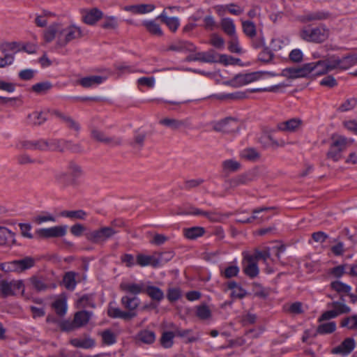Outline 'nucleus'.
Instances as JSON below:
<instances>
[{"mask_svg":"<svg viewBox=\"0 0 357 357\" xmlns=\"http://www.w3.org/2000/svg\"><path fill=\"white\" fill-rule=\"evenodd\" d=\"M84 36L81 27L70 24L64 26L61 23L50 24L43 33V38L46 43L55 42L57 48L66 47L69 43L79 40Z\"/></svg>","mask_w":357,"mask_h":357,"instance_id":"1","label":"nucleus"},{"mask_svg":"<svg viewBox=\"0 0 357 357\" xmlns=\"http://www.w3.org/2000/svg\"><path fill=\"white\" fill-rule=\"evenodd\" d=\"M67 171L59 170L55 172L54 175L55 183L63 189L74 184L75 181L84 174L82 167L73 161L68 164Z\"/></svg>","mask_w":357,"mask_h":357,"instance_id":"2","label":"nucleus"},{"mask_svg":"<svg viewBox=\"0 0 357 357\" xmlns=\"http://www.w3.org/2000/svg\"><path fill=\"white\" fill-rule=\"evenodd\" d=\"M301 38L311 43H321L326 40L330 36V30L322 24L313 28H305L300 33Z\"/></svg>","mask_w":357,"mask_h":357,"instance_id":"3","label":"nucleus"},{"mask_svg":"<svg viewBox=\"0 0 357 357\" xmlns=\"http://www.w3.org/2000/svg\"><path fill=\"white\" fill-rule=\"evenodd\" d=\"M118 231L112 226L101 227L86 234V238L93 243H102L112 238Z\"/></svg>","mask_w":357,"mask_h":357,"instance_id":"4","label":"nucleus"},{"mask_svg":"<svg viewBox=\"0 0 357 357\" xmlns=\"http://www.w3.org/2000/svg\"><path fill=\"white\" fill-rule=\"evenodd\" d=\"M35 264L33 258L27 257L20 260H14L8 263L1 265V270L9 272H23L25 270L29 269Z\"/></svg>","mask_w":357,"mask_h":357,"instance_id":"5","label":"nucleus"},{"mask_svg":"<svg viewBox=\"0 0 357 357\" xmlns=\"http://www.w3.org/2000/svg\"><path fill=\"white\" fill-rule=\"evenodd\" d=\"M0 289L4 296H13L20 293L25 296L24 284L22 280H1Z\"/></svg>","mask_w":357,"mask_h":357,"instance_id":"6","label":"nucleus"},{"mask_svg":"<svg viewBox=\"0 0 357 357\" xmlns=\"http://www.w3.org/2000/svg\"><path fill=\"white\" fill-rule=\"evenodd\" d=\"M66 225H57L48 228H40L36 230V236L38 239L62 237L66 234Z\"/></svg>","mask_w":357,"mask_h":357,"instance_id":"7","label":"nucleus"},{"mask_svg":"<svg viewBox=\"0 0 357 357\" xmlns=\"http://www.w3.org/2000/svg\"><path fill=\"white\" fill-rule=\"evenodd\" d=\"M303 126V121L300 118H292L277 124V129L287 133H295L300 131Z\"/></svg>","mask_w":357,"mask_h":357,"instance_id":"8","label":"nucleus"},{"mask_svg":"<svg viewBox=\"0 0 357 357\" xmlns=\"http://www.w3.org/2000/svg\"><path fill=\"white\" fill-rule=\"evenodd\" d=\"M213 128L218 132L229 133L238 129V121L232 118H226L213 123Z\"/></svg>","mask_w":357,"mask_h":357,"instance_id":"9","label":"nucleus"},{"mask_svg":"<svg viewBox=\"0 0 357 357\" xmlns=\"http://www.w3.org/2000/svg\"><path fill=\"white\" fill-rule=\"evenodd\" d=\"M48 142L49 150L60 152H63L66 150H71L73 151H77L79 150V146L78 144H73L71 142L64 139H53Z\"/></svg>","mask_w":357,"mask_h":357,"instance_id":"10","label":"nucleus"},{"mask_svg":"<svg viewBox=\"0 0 357 357\" xmlns=\"http://www.w3.org/2000/svg\"><path fill=\"white\" fill-rule=\"evenodd\" d=\"M121 303L123 307L126 310L125 312L127 314H132L130 319L137 316L136 310L140 303L139 299L137 297H131L128 295L123 296L121 298Z\"/></svg>","mask_w":357,"mask_h":357,"instance_id":"11","label":"nucleus"},{"mask_svg":"<svg viewBox=\"0 0 357 357\" xmlns=\"http://www.w3.org/2000/svg\"><path fill=\"white\" fill-rule=\"evenodd\" d=\"M310 66L304 64L298 68H287L282 71V75L288 79L304 77L309 75Z\"/></svg>","mask_w":357,"mask_h":357,"instance_id":"12","label":"nucleus"},{"mask_svg":"<svg viewBox=\"0 0 357 357\" xmlns=\"http://www.w3.org/2000/svg\"><path fill=\"white\" fill-rule=\"evenodd\" d=\"M17 147L28 150L48 151L49 142L44 139L23 140L19 142Z\"/></svg>","mask_w":357,"mask_h":357,"instance_id":"13","label":"nucleus"},{"mask_svg":"<svg viewBox=\"0 0 357 357\" xmlns=\"http://www.w3.org/2000/svg\"><path fill=\"white\" fill-rule=\"evenodd\" d=\"M81 14L84 23L93 25L103 16L102 12L97 8L82 9Z\"/></svg>","mask_w":357,"mask_h":357,"instance_id":"14","label":"nucleus"},{"mask_svg":"<svg viewBox=\"0 0 357 357\" xmlns=\"http://www.w3.org/2000/svg\"><path fill=\"white\" fill-rule=\"evenodd\" d=\"M120 289L132 295H137L145 292V284L143 282L135 283L130 281H123L120 284Z\"/></svg>","mask_w":357,"mask_h":357,"instance_id":"15","label":"nucleus"},{"mask_svg":"<svg viewBox=\"0 0 357 357\" xmlns=\"http://www.w3.org/2000/svg\"><path fill=\"white\" fill-rule=\"evenodd\" d=\"M356 342L354 338H346L340 345L332 349L334 354L347 356L355 348Z\"/></svg>","mask_w":357,"mask_h":357,"instance_id":"16","label":"nucleus"},{"mask_svg":"<svg viewBox=\"0 0 357 357\" xmlns=\"http://www.w3.org/2000/svg\"><path fill=\"white\" fill-rule=\"evenodd\" d=\"M188 61H199L205 63H213L217 61L215 52L209 50L207 52H199L188 57Z\"/></svg>","mask_w":357,"mask_h":357,"instance_id":"17","label":"nucleus"},{"mask_svg":"<svg viewBox=\"0 0 357 357\" xmlns=\"http://www.w3.org/2000/svg\"><path fill=\"white\" fill-rule=\"evenodd\" d=\"M335 60L339 70H344L357 64V55L347 54L342 57L335 55Z\"/></svg>","mask_w":357,"mask_h":357,"instance_id":"18","label":"nucleus"},{"mask_svg":"<svg viewBox=\"0 0 357 357\" xmlns=\"http://www.w3.org/2000/svg\"><path fill=\"white\" fill-rule=\"evenodd\" d=\"M155 9V6L151 3H141L126 6L124 10L130 12L134 15H144L152 12Z\"/></svg>","mask_w":357,"mask_h":357,"instance_id":"19","label":"nucleus"},{"mask_svg":"<svg viewBox=\"0 0 357 357\" xmlns=\"http://www.w3.org/2000/svg\"><path fill=\"white\" fill-rule=\"evenodd\" d=\"M268 73L265 72H253L237 75L236 79L241 84H247L262 79Z\"/></svg>","mask_w":357,"mask_h":357,"instance_id":"20","label":"nucleus"},{"mask_svg":"<svg viewBox=\"0 0 357 357\" xmlns=\"http://www.w3.org/2000/svg\"><path fill=\"white\" fill-rule=\"evenodd\" d=\"M252 256H248L245 258L244 263V272L250 278H255L259 273V268Z\"/></svg>","mask_w":357,"mask_h":357,"instance_id":"21","label":"nucleus"},{"mask_svg":"<svg viewBox=\"0 0 357 357\" xmlns=\"http://www.w3.org/2000/svg\"><path fill=\"white\" fill-rule=\"evenodd\" d=\"M136 264L142 267L146 266L158 267L160 266V261L153 256L139 254L136 257Z\"/></svg>","mask_w":357,"mask_h":357,"instance_id":"22","label":"nucleus"},{"mask_svg":"<svg viewBox=\"0 0 357 357\" xmlns=\"http://www.w3.org/2000/svg\"><path fill=\"white\" fill-rule=\"evenodd\" d=\"M353 142L352 139H347L342 135H335L332 138L331 146L341 152L345 150Z\"/></svg>","mask_w":357,"mask_h":357,"instance_id":"23","label":"nucleus"},{"mask_svg":"<svg viewBox=\"0 0 357 357\" xmlns=\"http://www.w3.org/2000/svg\"><path fill=\"white\" fill-rule=\"evenodd\" d=\"M105 79V77L102 76L91 75L80 79L78 82L84 88H90L100 84Z\"/></svg>","mask_w":357,"mask_h":357,"instance_id":"24","label":"nucleus"},{"mask_svg":"<svg viewBox=\"0 0 357 357\" xmlns=\"http://www.w3.org/2000/svg\"><path fill=\"white\" fill-rule=\"evenodd\" d=\"M15 242V234L4 227H0V245L10 246Z\"/></svg>","mask_w":357,"mask_h":357,"instance_id":"25","label":"nucleus"},{"mask_svg":"<svg viewBox=\"0 0 357 357\" xmlns=\"http://www.w3.org/2000/svg\"><path fill=\"white\" fill-rule=\"evenodd\" d=\"M158 18L165 23L170 31L175 32L179 25V19L176 17H169L165 11H163L159 16Z\"/></svg>","mask_w":357,"mask_h":357,"instance_id":"26","label":"nucleus"},{"mask_svg":"<svg viewBox=\"0 0 357 357\" xmlns=\"http://www.w3.org/2000/svg\"><path fill=\"white\" fill-rule=\"evenodd\" d=\"M273 209V208H268V207H260L258 208H256L253 210L252 213L253 215L248 218H238L236 220L237 222H241V223H250L255 220L260 219L261 221L269 219L270 217H264V215L259 216L258 214L266 212L268 211H270Z\"/></svg>","mask_w":357,"mask_h":357,"instance_id":"27","label":"nucleus"},{"mask_svg":"<svg viewBox=\"0 0 357 357\" xmlns=\"http://www.w3.org/2000/svg\"><path fill=\"white\" fill-rule=\"evenodd\" d=\"M220 26L222 30L228 36L236 35V25L232 19L229 17H223L220 20Z\"/></svg>","mask_w":357,"mask_h":357,"instance_id":"28","label":"nucleus"},{"mask_svg":"<svg viewBox=\"0 0 357 357\" xmlns=\"http://www.w3.org/2000/svg\"><path fill=\"white\" fill-rule=\"evenodd\" d=\"M196 50V47L192 44L187 41H178L171 44L167 50L182 52L188 51L194 52Z\"/></svg>","mask_w":357,"mask_h":357,"instance_id":"29","label":"nucleus"},{"mask_svg":"<svg viewBox=\"0 0 357 357\" xmlns=\"http://www.w3.org/2000/svg\"><path fill=\"white\" fill-rule=\"evenodd\" d=\"M254 178L252 174L246 173L244 174H241L237 176L235 178L231 179L229 183L230 187L232 188H236L241 185H245L252 181Z\"/></svg>","mask_w":357,"mask_h":357,"instance_id":"30","label":"nucleus"},{"mask_svg":"<svg viewBox=\"0 0 357 357\" xmlns=\"http://www.w3.org/2000/svg\"><path fill=\"white\" fill-rule=\"evenodd\" d=\"M183 235L190 240H195L202 236L205 234V229L202 227H192L185 228L183 230Z\"/></svg>","mask_w":357,"mask_h":357,"instance_id":"31","label":"nucleus"},{"mask_svg":"<svg viewBox=\"0 0 357 357\" xmlns=\"http://www.w3.org/2000/svg\"><path fill=\"white\" fill-rule=\"evenodd\" d=\"M306 65L310 66L309 74L313 73L315 75H321L328 73V70L326 69V64L324 60L308 63Z\"/></svg>","mask_w":357,"mask_h":357,"instance_id":"32","label":"nucleus"},{"mask_svg":"<svg viewBox=\"0 0 357 357\" xmlns=\"http://www.w3.org/2000/svg\"><path fill=\"white\" fill-rule=\"evenodd\" d=\"M159 123L173 130H176L185 126V123L182 120L165 117L159 121Z\"/></svg>","mask_w":357,"mask_h":357,"instance_id":"33","label":"nucleus"},{"mask_svg":"<svg viewBox=\"0 0 357 357\" xmlns=\"http://www.w3.org/2000/svg\"><path fill=\"white\" fill-rule=\"evenodd\" d=\"M70 343L75 347L83 349H90L95 345V341L89 337L73 338L70 340Z\"/></svg>","mask_w":357,"mask_h":357,"instance_id":"34","label":"nucleus"},{"mask_svg":"<svg viewBox=\"0 0 357 357\" xmlns=\"http://www.w3.org/2000/svg\"><path fill=\"white\" fill-rule=\"evenodd\" d=\"M27 122L32 125H41L47 120L46 115L43 111H35L27 116Z\"/></svg>","mask_w":357,"mask_h":357,"instance_id":"35","label":"nucleus"},{"mask_svg":"<svg viewBox=\"0 0 357 357\" xmlns=\"http://www.w3.org/2000/svg\"><path fill=\"white\" fill-rule=\"evenodd\" d=\"M142 25L152 35L162 36L163 34L160 25L153 20H144L142 22Z\"/></svg>","mask_w":357,"mask_h":357,"instance_id":"36","label":"nucleus"},{"mask_svg":"<svg viewBox=\"0 0 357 357\" xmlns=\"http://www.w3.org/2000/svg\"><path fill=\"white\" fill-rule=\"evenodd\" d=\"M52 307L57 314L64 315L67 311L66 298L64 296H59L53 303Z\"/></svg>","mask_w":357,"mask_h":357,"instance_id":"37","label":"nucleus"},{"mask_svg":"<svg viewBox=\"0 0 357 357\" xmlns=\"http://www.w3.org/2000/svg\"><path fill=\"white\" fill-rule=\"evenodd\" d=\"M91 316V314L86 311H79L77 312L75 314L73 319L74 325L77 328H80L86 325L89 322Z\"/></svg>","mask_w":357,"mask_h":357,"instance_id":"38","label":"nucleus"},{"mask_svg":"<svg viewBox=\"0 0 357 357\" xmlns=\"http://www.w3.org/2000/svg\"><path fill=\"white\" fill-rule=\"evenodd\" d=\"M137 339L144 344H151L155 340V334L151 331L143 330L137 334Z\"/></svg>","mask_w":357,"mask_h":357,"instance_id":"39","label":"nucleus"},{"mask_svg":"<svg viewBox=\"0 0 357 357\" xmlns=\"http://www.w3.org/2000/svg\"><path fill=\"white\" fill-rule=\"evenodd\" d=\"M240 156L241 158L244 160L255 162L259 159L260 154L255 149L248 148L243 149L241 152Z\"/></svg>","mask_w":357,"mask_h":357,"instance_id":"40","label":"nucleus"},{"mask_svg":"<svg viewBox=\"0 0 357 357\" xmlns=\"http://www.w3.org/2000/svg\"><path fill=\"white\" fill-rule=\"evenodd\" d=\"M3 54H15L20 51V45L17 42L4 43L0 45Z\"/></svg>","mask_w":357,"mask_h":357,"instance_id":"41","label":"nucleus"},{"mask_svg":"<svg viewBox=\"0 0 357 357\" xmlns=\"http://www.w3.org/2000/svg\"><path fill=\"white\" fill-rule=\"evenodd\" d=\"M107 314L110 317L120 318L125 320L130 319V316H132V314H127L125 311L111 305L108 308Z\"/></svg>","mask_w":357,"mask_h":357,"instance_id":"42","label":"nucleus"},{"mask_svg":"<svg viewBox=\"0 0 357 357\" xmlns=\"http://www.w3.org/2000/svg\"><path fill=\"white\" fill-rule=\"evenodd\" d=\"M145 292L153 300L161 301L164 297V294L158 287L146 285Z\"/></svg>","mask_w":357,"mask_h":357,"instance_id":"43","label":"nucleus"},{"mask_svg":"<svg viewBox=\"0 0 357 357\" xmlns=\"http://www.w3.org/2000/svg\"><path fill=\"white\" fill-rule=\"evenodd\" d=\"M56 217L48 212H42L33 218V222L37 225H42L45 222H55Z\"/></svg>","mask_w":357,"mask_h":357,"instance_id":"44","label":"nucleus"},{"mask_svg":"<svg viewBox=\"0 0 357 357\" xmlns=\"http://www.w3.org/2000/svg\"><path fill=\"white\" fill-rule=\"evenodd\" d=\"M356 105L357 99L355 98H349L338 106L337 111L339 112H347L354 109Z\"/></svg>","mask_w":357,"mask_h":357,"instance_id":"45","label":"nucleus"},{"mask_svg":"<svg viewBox=\"0 0 357 357\" xmlns=\"http://www.w3.org/2000/svg\"><path fill=\"white\" fill-rule=\"evenodd\" d=\"M32 288L36 291H43L48 289V285L46 284L41 278L36 276H32L28 280Z\"/></svg>","mask_w":357,"mask_h":357,"instance_id":"46","label":"nucleus"},{"mask_svg":"<svg viewBox=\"0 0 357 357\" xmlns=\"http://www.w3.org/2000/svg\"><path fill=\"white\" fill-rule=\"evenodd\" d=\"M242 29L243 33L249 38H252L257 35L256 26L251 21H242Z\"/></svg>","mask_w":357,"mask_h":357,"instance_id":"47","label":"nucleus"},{"mask_svg":"<svg viewBox=\"0 0 357 357\" xmlns=\"http://www.w3.org/2000/svg\"><path fill=\"white\" fill-rule=\"evenodd\" d=\"M61 215L74 220H84L86 218V213L83 210L77 211H64Z\"/></svg>","mask_w":357,"mask_h":357,"instance_id":"48","label":"nucleus"},{"mask_svg":"<svg viewBox=\"0 0 357 357\" xmlns=\"http://www.w3.org/2000/svg\"><path fill=\"white\" fill-rule=\"evenodd\" d=\"M229 289L231 290V296L236 298H241L245 296L246 291L235 282L229 284Z\"/></svg>","mask_w":357,"mask_h":357,"instance_id":"49","label":"nucleus"},{"mask_svg":"<svg viewBox=\"0 0 357 357\" xmlns=\"http://www.w3.org/2000/svg\"><path fill=\"white\" fill-rule=\"evenodd\" d=\"M328 307H332L333 310L337 313V316L349 313L351 311V309L349 307H348L347 305L344 304L343 303L340 302H332L331 303H328Z\"/></svg>","mask_w":357,"mask_h":357,"instance_id":"50","label":"nucleus"},{"mask_svg":"<svg viewBox=\"0 0 357 357\" xmlns=\"http://www.w3.org/2000/svg\"><path fill=\"white\" fill-rule=\"evenodd\" d=\"M331 288L341 294H349L351 290L350 286L342 283L340 281H335L331 284Z\"/></svg>","mask_w":357,"mask_h":357,"instance_id":"51","label":"nucleus"},{"mask_svg":"<svg viewBox=\"0 0 357 357\" xmlns=\"http://www.w3.org/2000/svg\"><path fill=\"white\" fill-rule=\"evenodd\" d=\"M52 88V84L49 82H40L31 86L32 91L37 94H44Z\"/></svg>","mask_w":357,"mask_h":357,"instance_id":"52","label":"nucleus"},{"mask_svg":"<svg viewBox=\"0 0 357 357\" xmlns=\"http://www.w3.org/2000/svg\"><path fill=\"white\" fill-rule=\"evenodd\" d=\"M222 167L225 172H235L240 169L241 164L237 160L229 159L222 162Z\"/></svg>","mask_w":357,"mask_h":357,"instance_id":"53","label":"nucleus"},{"mask_svg":"<svg viewBox=\"0 0 357 357\" xmlns=\"http://www.w3.org/2000/svg\"><path fill=\"white\" fill-rule=\"evenodd\" d=\"M335 329V323L334 321H331L320 324L317 328V332L320 334H327L333 333Z\"/></svg>","mask_w":357,"mask_h":357,"instance_id":"54","label":"nucleus"},{"mask_svg":"<svg viewBox=\"0 0 357 357\" xmlns=\"http://www.w3.org/2000/svg\"><path fill=\"white\" fill-rule=\"evenodd\" d=\"M101 337L102 342L107 345H111L116 342V335L110 330H105L102 332Z\"/></svg>","mask_w":357,"mask_h":357,"instance_id":"55","label":"nucleus"},{"mask_svg":"<svg viewBox=\"0 0 357 357\" xmlns=\"http://www.w3.org/2000/svg\"><path fill=\"white\" fill-rule=\"evenodd\" d=\"M63 284L68 289H74L76 285L75 274L73 272L67 273L63 278Z\"/></svg>","mask_w":357,"mask_h":357,"instance_id":"56","label":"nucleus"},{"mask_svg":"<svg viewBox=\"0 0 357 357\" xmlns=\"http://www.w3.org/2000/svg\"><path fill=\"white\" fill-rule=\"evenodd\" d=\"M174 334L172 332H165L163 333L160 342L163 347L170 348L173 345V339Z\"/></svg>","mask_w":357,"mask_h":357,"instance_id":"57","label":"nucleus"},{"mask_svg":"<svg viewBox=\"0 0 357 357\" xmlns=\"http://www.w3.org/2000/svg\"><path fill=\"white\" fill-rule=\"evenodd\" d=\"M94 303L91 296H83L77 301L78 308H85L89 307H94Z\"/></svg>","mask_w":357,"mask_h":357,"instance_id":"58","label":"nucleus"},{"mask_svg":"<svg viewBox=\"0 0 357 357\" xmlns=\"http://www.w3.org/2000/svg\"><path fill=\"white\" fill-rule=\"evenodd\" d=\"M230 38H231V39L228 43L229 50L233 53H238V54L241 53L242 50L239 45L237 35H234V36H230Z\"/></svg>","mask_w":357,"mask_h":357,"instance_id":"59","label":"nucleus"},{"mask_svg":"<svg viewBox=\"0 0 357 357\" xmlns=\"http://www.w3.org/2000/svg\"><path fill=\"white\" fill-rule=\"evenodd\" d=\"M196 314L201 319H206L211 317V312L207 305H202L197 307Z\"/></svg>","mask_w":357,"mask_h":357,"instance_id":"60","label":"nucleus"},{"mask_svg":"<svg viewBox=\"0 0 357 357\" xmlns=\"http://www.w3.org/2000/svg\"><path fill=\"white\" fill-rule=\"evenodd\" d=\"M210 44L213 47L222 50L225 47V40L217 33H213L211 36Z\"/></svg>","mask_w":357,"mask_h":357,"instance_id":"61","label":"nucleus"},{"mask_svg":"<svg viewBox=\"0 0 357 357\" xmlns=\"http://www.w3.org/2000/svg\"><path fill=\"white\" fill-rule=\"evenodd\" d=\"M102 26L105 29H115L118 26V20L114 16H107Z\"/></svg>","mask_w":357,"mask_h":357,"instance_id":"62","label":"nucleus"},{"mask_svg":"<svg viewBox=\"0 0 357 357\" xmlns=\"http://www.w3.org/2000/svg\"><path fill=\"white\" fill-rule=\"evenodd\" d=\"M330 15L327 12L319 11L314 13L309 14L306 16V20L307 21H313V20H323L328 19Z\"/></svg>","mask_w":357,"mask_h":357,"instance_id":"63","label":"nucleus"},{"mask_svg":"<svg viewBox=\"0 0 357 357\" xmlns=\"http://www.w3.org/2000/svg\"><path fill=\"white\" fill-rule=\"evenodd\" d=\"M342 326L347 327L349 329L357 328V314L347 317L342 320Z\"/></svg>","mask_w":357,"mask_h":357,"instance_id":"64","label":"nucleus"}]
</instances>
